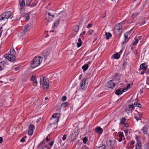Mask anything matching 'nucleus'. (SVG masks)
Returning a JSON list of instances; mask_svg holds the SVG:
<instances>
[{
    "instance_id": "24",
    "label": "nucleus",
    "mask_w": 149,
    "mask_h": 149,
    "mask_svg": "<svg viewBox=\"0 0 149 149\" xmlns=\"http://www.w3.org/2000/svg\"><path fill=\"white\" fill-rule=\"evenodd\" d=\"M141 143L140 141H138L137 142L136 144V148L139 149L141 148Z\"/></svg>"
},
{
    "instance_id": "42",
    "label": "nucleus",
    "mask_w": 149,
    "mask_h": 149,
    "mask_svg": "<svg viewBox=\"0 0 149 149\" xmlns=\"http://www.w3.org/2000/svg\"><path fill=\"white\" fill-rule=\"evenodd\" d=\"M26 136H25L23 137L20 140V141L22 142H24L25 141V139L26 138Z\"/></svg>"
},
{
    "instance_id": "34",
    "label": "nucleus",
    "mask_w": 149,
    "mask_h": 149,
    "mask_svg": "<svg viewBox=\"0 0 149 149\" xmlns=\"http://www.w3.org/2000/svg\"><path fill=\"white\" fill-rule=\"evenodd\" d=\"M59 115L60 114L59 113H56L55 114H54L52 115V117L53 118H55L56 117H58V118H59Z\"/></svg>"
},
{
    "instance_id": "36",
    "label": "nucleus",
    "mask_w": 149,
    "mask_h": 149,
    "mask_svg": "<svg viewBox=\"0 0 149 149\" xmlns=\"http://www.w3.org/2000/svg\"><path fill=\"white\" fill-rule=\"evenodd\" d=\"M130 84H129L128 85H127L126 88H123V91H127L128 89L130 88Z\"/></svg>"
},
{
    "instance_id": "63",
    "label": "nucleus",
    "mask_w": 149,
    "mask_h": 149,
    "mask_svg": "<svg viewBox=\"0 0 149 149\" xmlns=\"http://www.w3.org/2000/svg\"><path fill=\"white\" fill-rule=\"evenodd\" d=\"M40 120V118L37 119V122L38 123L39 121Z\"/></svg>"
},
{
    "instance_id": "46",
    "label": "nucleus",
    "mask_w": 149,
    "mask_h": 149,
    "mask_svg": "<svg viewBox=\"0 0 149 149\" xmlns=\"http://www.w3.org/2000/svg\"><path fill=\"white\" fill-rule=\"evenodd\" d=\"M128 129H126L124 130V132L125 133V134L126 135H127L128 132Z\"/></svg>"
},
{
    "instance_id": "9",
    "label": "nucleus",
    "mask_w": 149,
    "mask_h": 149,
    "mask_svg": "<svg viewBox=\"0 0 149 149\" xmlns=\"http://www.w3.org/2000/svg\"><path fill=\"white\" fill-rule=\"evenodd\" d=\"M35 128V127L33 125L31 124L29 125L28 133L29 135H32L33 133V130Z\"/></svg>"
},
{
    "instance_id": "47",
    "label": "nucleus",
    "mask_w": 149,
    "mask_h": 149,
    "mask_svg": "<svg viewBox=\"0 0 149 149\" xmlns=\"http://www.w3.org/2000/svg\"><path fill=\"white\" fill-rule=\"evenodd\" d=\"M65 14V13L64 12H61L59 14V15H58V16H59V17H61V15H64Z\"/></svg>"
},
{
    "instance_id": "43",
    "label": "nucleus",
    "mask_w": 149,
    "mask_h": 149,
    "mask_svg": "<svg viewBox=\"0 0 149 149\" xmlns=\"http://www.w3.org/2000/svg\"><path fill=\"white\" fill-rule=\"evenodd\" d=\"M66 99H67V97H66V96H63V97H62L61 100L62 101H65L66 100Z\"/></svg>"
},
{
    "instance_id": "17",
    "label": "nucleus",
    "mask_w": 149,
    "mask_h": 149,
    "mask_svg": "<svg viewBox=\"0 0 149 149\" xmlns=\"http://www.w3.org/2000/svg\"><path fill=\"white\" fill-rule=\"evenodd\" d=\"M122 88H120L117 90L115 92V94L118 95H121L125 91H123V89L121 91Z\"/></svg>"
},
{
    "instance_id": "19",
    "label": "nucleus",
    "mask_w": 149,
    "mask_h": 149,
    "mask_svg": "<svg viewBox=\"0 0 149 149\" xmlns=\"http://www.w3.org/2000/svg\"><path fill=\"white\" fill-rule=\"evenodd\" d=\"M31 79L34 83V85L36 86L37 84V81L36 79V77L35 76H32L31 77Z\"/></svg>"
},
{
    "instance_id": "64",
    "label": "nucleus",
    "mask_w": 149,
    "mask_h": 149,
    "mask_svg": "<svg viewBox=\"0 0 149 149\" xmlns=\"http://www.w3.org/2000/svg\"><path fill=\"white\" fill-rule=\"evenodd\" d=\"M48 97H46L45 98V100H47L48 99Z\"/></svg>"
},
{
    "instance_id": "48",
    "label": "nucleus",
    "mask_w": 149,
    "mask_h": 149,
    "mask_svg": "<svg viewBox=\"0 0 149 149\" xmlns=\"http://www.w3.org/2000/svg\"><path fill=\"white\" fill-rule=\"evenodd\" d=\"M67 136V135H64L63 137H62V139L63 140H65L66 138V136Z\"/></svg>"
},
{
    "instance_id": "13",
    "label": "nucleus",
    "mask_w": 149,
    "mask_h": 149,
    "mask_svg": "<svg viewBox=\"0 0 149 149\" xmlns=\"http://www.w3.org/2000/svg\"><path fill=\"white\" fill-rule=\"evenodd\" d=\"M79 27L78 26L76 25L74 27L73 30L74 31L73 32V35L74 36H75L77 33L79 31Z\"/></svg>"
},
{
    "instance_id": "45",
    "label": "nucleus",
    "mask_w": 149,
    "mask_h": 149,
    "mask_svg": "<svg viewBox=\"0 0 149 149\" xmlns=\"http://www.w3.org/2000/svg\"><path fill=\"white\" fill-rule=\"evenodd\" d=\"M136 137L135 139H136L137 141V142L138 141H140L139 140V136H137V135L135 136Z\"/></svg>"
},
{
    "instance_id": "61",
    "label": "nucleus",
    "mask_w": 149,
    "mask_h": 149,
    "mask_svg": "<svg viewBox=\"0 0 149 149\" xmlns=\"http://www.w3.org/2000/svg\"><path fill=\"white\" fill-rule=\"evenodd\" d=\"M49 136V135H48L47 137L46 138V139L47 141H48L49 140L48 139V136Z\"/></svg>"
},
{
    "instance_id": "55",
    "label": "nucleus",
    "mask_w": 149,
    "mask_h": 149,
    "mask_svg": "<svg viewBox=\"0 0 149 149\" xmlns=\"http://www.w3.org/2000/svg\"><path fill=\"white\" fill-rule=\"evenodd\" d=\"M138 107L139 108H141L142 107V105L141 104L139 103H138Z\"/></svg>"
},
{
    "instance_id": "54",
    "label": "nucleus",
    "mask_w": 149,
    "mask_h": 149,
    "mask_svg": "<svg viewBox=\"0 0 149 149\" xmlns=\"http://www.w3.org/2000/svg\"><path fill=\"white\" fill-rule=\"evenodd\" d=\"M3 141V139L1 137H0V143H1Z\"/></svg>"
},
{
    "instance_id": "57",
    "label": "nucleus",
    "mask_w": 149,
    "mask_h": 149,
    "mask_svg": "<svg viewBox=\"0 0 149 149\" xmlns=\"http://www.w3.org/2000/svg\"><path fill=\"white\" fill-rule=\"evenodd\" d=\"M146 84H147L149 85V78L147 79V80Z\"/></svg>"
},
{
    "instance_id": "1",
    "label": "nucleus",
    "mask_w": 149,
    "mask_h": 149,
    "mask_svg": "<svg viewBox=\"0 0 149 149\" xmlns=\"http://www.w3.org/2000/svg\"><path fill=\"white\" fill-rule=\"evenodd\" d=\"M42 58L40 56H36L34 58L31 62V67L32 68H35L38 66L42 63Z\"/></svg>"
},
{
    "instance_id": "26",
    "label": "nucleus",
    "mask_w": 149,
    "mask_h": 149,
    "mask_svg": "<svg viewBox=\"0 0 149 149\" xmlns=\"http://www.w3.org/2000/svg\"><path fill=\"white\" fill-rule=\"evenodd\" d=\"M43 55L44 57L46 58L47 57V56L49 55V52L47 51H44L43 53Z\"/></svg>"
},
{
    "instance_id": "8",
    "label": "nucleus",
    "mask_w": 149,
    "mask_h": 149,
    "mask_svg": "<svg viewBox=\"0 0 149 149\" xmlns=\"http://www.w3.org/2000/svg\"><path fill=\"white\" fill-rule=\"evenodd\" d=\"M116 79L111 80L109 81L107 84V87L109 88H113L115 86Z\"/></svg>"
},
{
    "instance_id": "3",
    "label": "nucleus",
    "mask_w": 149,
    "mask_h": 149,
    "mask_svg": "<svg viewBox=\"0 0 149 149\" xmlns=\"http://www.w3.org/2000/svg\"><path fill=\"white\" fill-rule=\"evenodd\" d=\"M134 109V107L133 104H131L126 107L125 108V111L127 114V115H126L125 117H127L128 116H131L132 114V111Z\"/></svg>"
},
{
    "instance_id": "62",
    "label": "nucleus",
    "mask_w": 149,
    "mask_h": 149,
    "mask_svg": "<svg viewBox=\"0 0 149 149\" xmlns=\"http://www.w3.org/2000/svg\"><path fill=\"white\" fill-rule=\"evenodd\" d=\"M82 75V74H81L79 76V79H81V77Z\"/></svg>"
},
{
    "instance_id": "11",
    "label": "nucleus",
    "mask_w": 149,
    "mask_h": 149,
    "mask_svg": "<svg viewBox=\"0 0 149 149\" xmlns=\"http://www.w3.org/2000/svg\"><path fill=\"white\" fill-rule=\"evenodd\" d=\"M25 1L24 0H22L21 1L20 3V11L21 12V11H22L23 10V9H24V8L25 7Z\"/></svg>"
},
{
    "instance_id": "18",
    "label": "nucleus",
    "mask_w": 149,
    "mask_h": 149,
    "mask_svg": "<svg viewBox=\"0 0 149 149\" xmlns=\"http://www.w3.org/2000/svg\"><path fill=\"white\" fill-rule=\"evenodd\" d=\"M95 131L98 134L101 133L103 131V129L100 127H97L95 129Z\"/></svg>"
},
{
    "instance_id": "49",
    "label": "nucleus",
    "mask_w": 149,
    "mask_h": 149,
    "mask_svg": "<svg viewBox=\"0 0 149 149\" xmlns=\"http://www.w3.org/2000/svg\"><path fill=\"white\" fill-rule=\"evenodd\" d=\"M53 143L54 142L51 141L49 143V145L51 146H52L53 145Z\"/></svg>"
},
{
    "instance_id": "40",
    "label": "nucleus",
    "mask_w": 149,
    "mask_h": 149,
    "mask_svg": "<svg viewBox=\"0 0 149 149\" xmlns=\"http://www.w3.org/2000/svg\"><path fill=\"white\" fill-rule=\"evenodd\" d=\"M87 139L86 137H85L84 138L83 142L84 143H86L87 142Z\"/></svg>"
},
{
    "instance_id": "37",
    "label": "nucleus",
    "mask_w": 149,
    "mask_h": 149,
    "mask_svg": "<svg viewBox=\"0 0 149 149\" xmlns=\"http://www.w3.org/2000/svg\"><path fill=\"white\" fill-rule=\"evenodd\" d=\"M31 0H26V4L27 6H30V4L31 2Z\"/></svg>"
},
{
    "instance_id": "52",
    "label": "nucleus",
    "mask_w": 149,
    "mask_h": 149,
    "mask_svg": "<svg viewBox=\"0 0 149 149\" xmlns=\"http://www.w3.org/2000/svg\"><path fill=\"white\" fill-rule=\"evenodd\" d=\"M146 23V22L144 20L142 22V23L140 24L139 25L140 26H141L144 24H145Z\"/></svg>"
},
{
    "instance_id": "59",
    "label": "nucleus",
    "mask_w": 149,
    "mask_h": 149,
    "mask_svg": "<svg viewBox=\"0 0 149 149\" xmlns=\"http://www.w3.org/2000/svg\"><path fill=\"white\" fill-rule=\"evenodd\" d=\"M124 125L126 127H128V126H129V125H128V124H125H125H124Z\"/></svg>"
},
{
    "instance_id": "51",
    "label": "nucleus",
    "mask_w": 149,
    "mask_h": 149,
    "mask_svg": "<svg viewBox=\"0 0 149 149\" xmlns=\"http://www.w3.org/2000/svg\"><path fill=\"white\" fill-rule=\"evenodd\" d=\"M138 102H135L133 104L134 107L138 106Z\"/></svg>"
},
{
    "instance_id": "22",
    "label": "nucleus",
    "mask_w": 149,
    "mask_h": 149,
    "mask_svg": "<svg viewBox=\"0 0 149 149\" xmlns=\"http://www.w3.org/2000/svg\"><path fill=\"white\" fill-rule=\"evenodd\" d=\"M82 43V42L81 41V38H79L78 39V42L77 43V47H80L81 46V44Z\"/></svg>"
},
{
    "instance_id": "5",
    "label": "nucleus",
    "mask_w": 149,
    "mask_h": 149,
    "mask_svg": "<svg viewBox=\"0 0 149 149\" xmlns=\"http://www.w3.org/2000/svg\"><path fill=\"white\" fill-rule=\"evenodd\" d=\"M59 118L57 117H52L50 118V123L48 125L49 127H52V125H54V124L57 123L59 121Z\"/></svg>"
},
{
    "instance_id": "20",
    "label": "nucleus",
    "mask_w": 149,
    "mask_h": 149,
    "mask_svg": "<svg viewBox=\"0 0 149 149\" xmlns=\"http://www.w3.org/2000/svg\"><path fill=\"white\" fill-rule=\"evenodd\" d=\"M88 33L89 35L92 36L95 35L96 33V32L93 30H89Z\"/></svg>"
},
{
    "instance_id": "6",
    "label": "nucleus",
    "mask_w": 149,
    "mask_h": 149,
    "mask_svg": "<svg viewBox=\"0 0 149 149\" xmlns=\"http://www.w3.org/2000/svg\"><path fill=\"white\" fill-rule=\"evenodd\" d=\"M45 19L48 22L52 21L54 17V15L51 13L47 12L45 15Z\"/></svg>"
},
{
    "instance_id": "60",
    "label": "nucleus",
    "mask_w": 149,
    "mask_h": 149,
    "mask_svg": "<svg viewBox=\"0 0 149 149\" xmlns=\"http://www.w3.org/2000/svg\"><path fill=\"white\" fill-rule=\"evenodd\" d=\"M144 72L143 71H142L141 72V75H143L144 74Z\"/></svg>"
},
{
    "instance_id": "30",
    "label": "nucleus",
    "mask_w": 149,
    "mask_h": 149,
    "mask_svg": "<svg viewBox=\"0 0 149 149\" xmlns=\"http://www.w3.org/2000/svg\"><path fill=\"white\" fill-rule=\"evenodd\" d=\"M88 68V64H85L82 67V68L84 71H86Z\"/></svg>"
},
{
    "instance_id": "31",
    "label": "nucleus",
    "mask_w": 149,
    "mask_h": 149,
    "mask_svg": "<svg viewBox=\"0 0 149 149\" xmlns=\"http://www.w3.org/2000/svg\"><path fill=\"white\" fill-rule=\"evenodd\" d=\"M125 36V40L123 42V44L125 43L126 42H127L128 40L127 35H126L125 33L124 34Z\"/></svg>"
},
{
    "instance_id": "38",
    "label": "nucleus",
    "mask_w": 149,
    "mask_h": 149,
    "mask_svg": "<svg viewBox=\"0 0 149 149\" xmlns=\"http://www.w3.org/2000/svg\"><path fill=\"white\" fill-rule=\"evenodd\" d=\"M20 68L21 67L20 66H18L14 68V69L15 71H17L20 69Z\"/></svg>"
},
{
    "instance_id": "39",
    "label": "nucleus",
    "mask_w": 149,
    "mask_h": 149,
    "mask_svg": "<svg viewBox=\"0 0 149 149\" xmlns=\"http://www.w3.org/2000/svg\"><path fill=\"white\" fill-rule=\"evenodd\" d=\"M60 20H61V19H58L57 21V22H56L54 23V25L55 26H57V25H58L59 24V21H60Z\"/></svg>"
},
{
    "instance_id": "53",
    "label": "nucleus",
    "mask_w": 149,
    "mask_h": 149,
    "mask_svg": "<svg viewBox=\"0 0 149 149\" xmlns=\"http://www.w3.org/2000/svg\"><path fill=\"white\" fill-rule=\"evenodd\" d=\"M92 24H89L87 26V28H90L92 27Z\"/></svg>"
},
{
    "instance_id": "56",
    "label": "nucleus",
    "mask_w": 149,
    "mask_h": 149,
    "mask_svg": "<svg viewBox=\"0 0 149 149\" xmlns=\"http://www.w3.org/2000/svg\"><path fill=\"white\" fill-rule=\"evenodd\" d=\"M135 143V142L134 141H132L131 143H130V145H132V146H133V144H134Z\"/></svg>"
},
{
    "instance_id": "23",
    "label": "nucleus",
    "mask_w": 149,
    "mask_h": 149,
    "mask_svg": "<svg viewBox=\"0 0 149 149\" xmlns=\"http://www.w3.org/2000/svg\"><path fill=\"white\" fill-rule=\"evenodd\" d=\"M105 35L106 36V38L107 40H109V38L112 36V35L110 33H107L106 32L105 33Z\"/></svg>"
},
{
    "instance_id": "14",
    "label": "nucleus",
    "mask_w": 149,
    "mask_h": 149,
    "mask_svg": "<svg viewBox=\"0 0 149 149\" xmlns=\"http://www.w3.org/2000/svg\"><path fill=\"white\" fill-rule=\"evenodd\" d=\"M141 115L137 111V113L135 114L134 118L137 121H138L139 120H141Z\"/></svg>"
},
{
    "instance_id": "21",
    "label": "nucleus",
    "mask_w": 149,
    "mask_h": 149,
    "mask_svg": "<svg viewBox=\"0 0 149 149\" xmlns=\"http://www.w3.org/2000/svg\"><path fill=\"white\" fill-rule=\"evenodd\" d=\"M146 64L145 63H143L141 64L140 66V68L144 70H146L147 66V65L146 66Z\"/></svg>"
},
{
    "instance_id": "15",
    "label": "nucleus",
    "mask_w": 149,
    "mask_h": 149,
    "mask_svg": "<svg viewBox=\"0 0 149 149\" xmlns=\"http://www.w3.org/2000/svg\"><path fill=\"white\" fill-rule=\"evenodd\" d=\"M149 128V126L147 125H145L142 129L143 133L144 134H147L148 131V130Z\"/></svg>"
},
{
    "instance_id": "2",
    "label": "nucleus",
    "mask_w": 149,
    "mask_h": 149,
    "mask_svg": "<svg viewBox=\"0 0 149 149\" xmlns=\"http://www.w3.org/2000/svg\"><path fill=\"white\" fill-rule=\"evenodd\" d=\"M15 52L14 49H10V54H6L4 55L5 58L10 61L13 62L16 60L15 56Z\"/></svg>"
},
{
    "instance_id": "10",
    "label": "nucleus",
    "mask_w": 149,
    "mask_h": 149,
    "mask_svg": "<svg viewBox=\"0 0 149 149\" xmlns=\"http://www.w3.org/2000/svg\"><path fill=\"white\" fill-rule=\"evenodd\" d=\"M116 30L118 31V35L120 36L122 34L123 31L122 27L121 24H119L118 26H116Z\"/></svg>"
},
{
    "instance_id": "29",
    "label": "nucleus",
    "mask_w": 149,
    "mask_h": 149,
    "mask_svg": "<svg viewBox=\"0 0 149 149\" xmlns=\"http://www.w3.org/2000/svg\"><path fill=\"white\" fill-rule=\"evenodd\" d=\"M68 105V102H66L64 103H63L61 105V107H62L63 108H65Z\"/></svg>"
},
{
    "instance_id": "58",
    "label": "nucleus",
    "mask_w": 149,
    "mask_h": 149,
    "mask_svg": "<svg viewBox=\"0 0 149 149\" xmlns=\"http://www.w3.org/2000/svg\"><path fill=\"white\" fill-rule=\"evenodd\" d=\"M86 33L85 31H84L81 34V35H84Z\"/></svg>"
},
{
    "instance_id": "32",
    "label": "nucleus",
    "mask_w": 149,
    "mask_h": 149,
    "mask_svg": "<svg viewBox=\"0 0 149 149\" xmlns=\"http://www.w3.org/2000/svg\"><path fill=\"white\" fill-rule=\"evenodd\" d=\"M134 40L135 41L132 43V45L134 46L136 45L139 41L137 39V36H136V37L135 38Z\"/></svg>"
},
{
    "instance_id": "28",
    "label": "nucleus",
    "mask_w": 149,
    "mask_h": 149,
    "mask_svg": "<svg viewBox=\"0 0 149 149\" xmlns=\"http://www.w3.org/2000/svg\"><path fill=\"white\" fill-rule=\"evenodd\" d=\"M120 124H125L126 119H125V118H123L121 119H120Z\"/></svg>"
},
{
    "instance_id": "41",
    "label": "nucleus",
    "mask_w": 149,
    "mask_h": 149,
    "mask_svg": "<svg viewBox=\"0 0 149 149\" xmlns=\"http://www.w3.org/2000/svg\"><path fill=\"white\" fill-rule=\"evenodd\" d=\"M109 142H110V146L111 147H113L114 144V143H115V142H114L113 143H112V141L111 140H109Z\"/></svg>"
},
{
    "instance_id": "12",
    "label": "nucleus",
    "mask_w": 149,
    "mask_h": 149,
    "mask_svg": "<svg viewBox=\"0 0 149 149\" xmlns=\"http://www.w3.org/2000/svg\"><path fill=\"white\" fill-rule=\"evenodd\" d=\"M30 27V25H27L25 26L24 27V29L23 31L21 32L22 35L25 34L26 32L29 31Z\"/></svg>"
},
{
    "instance_id": "50",
    "label": "nucleus",
    "mask_w": 149,
    "mask_h": 149,
    "mask_svg": "<svg viewBox=\"0 0 149 149\" xmlns=\"http://www.w3.org/2000/svg\"><path fill=\"white\" fill-rule=\"evenodd\" d=\"M36 3H33L30 6L31 7H34L36 6Z\"/></svg>"
},
{
    "instance_id": "4",
    "label": "nucleus",
    "mask_w": 149,
    "mask_h": 149,
    "mask_svg": "<svg viewBox=\"0 0 149 149\" xmlns=\"http://www.w3.org/2000/svg\"><path fill=\"white\" fill-rule=\"evenodd\" d=\"M40 83L41 85H42L43 88L48 89L49 87V83L48 79L45 77H42L40 78Z\"/></svg>"
},
{
    "instance_id": "7",
    "label": "nucleus",
    "mask_w": 149,
    "mask_h": 149,
    "mask_svg": "<svg viewBox=\"0 0 149 149\" xmlns=\"http://www.w3.org/2000/svg\"><path fill=\"white\" fill-rule=\"evenodd\" d=\"M88 79V78H84L81 82L79 88L82 90L84 91L86 89V86H85L86 82Z\"/></svg>"
},
{
    "instance_id": "27",
    "label": "nucleus",
    "mask_w": 149,
    "mask_h": 149,
    "mask_svg": "<svg viewBox=\"0 0 149 149\" xmlns=\"http://www.w3.org/2000/svg\"><path fill=\"white\" fill-rule=\"evenodd\" d=\"M29 13L25 14L24 15V17L28 21L30 19Z\"/></svg>"
},
{
    "instance_id": "44",
    "label": "nucleus",
    "mask_w": 149,
    "mask_h": 149,
    "mask_svg": "<svg viewBox=\"0 0 149 149\" xmlns=\"http://www.w3.org/2000/svg\"><path fill=\"white\" fill-rule=\"evenodd\" d=\"M137 36V39L138 40V41H139V40H141L142 38V36H139L138 37Z\"/></svg>"
},
{
    "instance_id": "16",
    "label": "nucleus",
    "mask_w": 149,
    "mask_h": 149,
    "mask_svg": "<svg viewBox=\"0 0 149 149\" xmlns=\"http://www.w3.org/2000/svg\"><path fill=\"white\" fill-rule=\"evenodd\" d=\"M118 135L117 136L118 137H119V138L118 139V140L119 142H121L122 140V137L124 136L123 133V132H119Z\"/></svg>"
},
{
    "instance_id": "35",
    "label": "nucleus",
    "mask_w": 149,
    "mask_h": 149,
    "mask_svg": "<svg viewBox=\"0 0 149 149\" xmlns=\"http://www.w3.org/2000/svg\"><path fill=\"white\" fill-rule=\"evenodd\" d=\"M99 149H105L106 146L105 145L103 144L102 146L98 147Z\"/></svg>"
},
{
    "instance_id": "33",
    "label": "nucleus",
    "mask_w": 149,
    "mask_h": 149,
    "mask_svg": "<svg viewBox=\"0 0 149 149\" xmlns=\"http://www.w3.org/2000/svg\"><path fill=\"white\" fill-rule=\"evenodd\" d=\"M120 55L118 53L115 54L113 55L114 58L116 59H118L120 58Z\"/></svg>"
},
{
    "instance_id": "25",
    "label": "nucleus",
    "mask_w": 149,
    "mask_h": 149,
    "mask_svg": "<svg viewBox=\"0 0 149 149\" xmlns=\"http://www.w3.org/2000/svg\"><path fill=\"white\" fill-rule=\"evenodd\" d=\"M0 63L2 64L3 65V67L0 65V71H1L3 69V68H4L5 65L6 64V63L4 61H2Z\"/></svg>"
}]
</instances>
